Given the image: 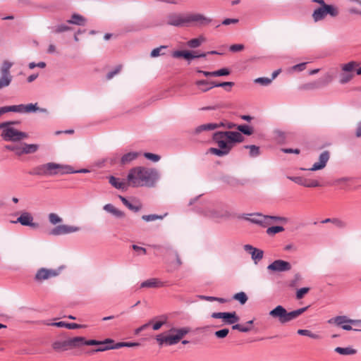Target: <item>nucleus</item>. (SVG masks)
Segmentation results:
<instances>
[{"mask_svg":"<svg viewBox=\"0 0 361 361\" xmlns=\"http://www.w3.org/2000/svg\"><path fill=\"white\" fill-rule=\"evenodd\" d=\"M159 178V172L153 168L136 166L132 168L127 176L128 184L133 188L154 187Z\"/></svg>","mask_w":361,"mask_h":361,"instance_id":"nucleus-1","label":"nucleus"},{"mask_svg":"<svg viewBox=\"0 0 361 361\" xmlns=\"http://www.w3.org/2000/svg\"><path fill=\"white\" fill-rule=\"evenodd\" d=\"M213 140L217 143L219 148L229 152L234 143L243 141V136L239 132L219 131L214 133Z\"/></svg>","mask_w":361,"mask_h":361,"instance_id":"nucleus-2","label":"nucleus"},{"mask_svg":"<svg viewBox=\"0 0 361 361\" xmlns=\"http://www.w3.org/2000/svg\"><path fill=\"white\" fill-rule=\"evenodd\" d=\"M35 174L43 176H51L73 173L74 170L70 165L49 162L37 166Z\"/></svg>","mask_w":361,"mask_h":361,"instance_id":"nucleus-3","label":"nucleus"},{"mask_svg":"<svg viewBox=\"0 0 361 361\" xmlns=\"http://www.w3.org/2000/svg\"><path fill=\"white\" fill-rule=\"evenodd\" d=\"M308 307L309 306H307L288 312L283 306L278 305L271 310L269 314L272 318L277 319L281 324H285L300 316Z\"/></svg>","mask_w":361,"mask_h":361,"instance_id":"nucleus-4","label":"nucleus"},{"mask_svg":"<svg viewBox=\"0 0 361 361\" xmlns=\"http://www.w3.org/2000/svg\"><path fill=\"white\" fill-rule=\"evenodd\" d=\"M18 121L4 122L0 123V129L2 130L1 136L6 141L17 142L28 137L26 133L19 131L12 125L18 124Z\"/></svg>","mask_w":361,"mask_h":361,"instance_id":"nucleus-5","label":"nucleus"},{"mask_svg":"<svg viewBox=\"0 0 361 361\" xmlns=\"http://www.w3.org/2000/svg\"><path fill=\"white\" fill-rule=\"evenodd\" d=\"M189 331L190 329L188 327L180 329L172 328L170 329V334L169 335L163 336L162 334H159L157 336L156 339L161 345L164 343L168 345H172L178 343Z\"/></svg>","mask_w":361,"mask_h":361,"instance_id":"nucleus-6","label":"nucleus"},{"mask_svg":"<svg viewBox=\"0 0 361 361\" xmlns=\"http://www.w3.org/2000/svg\"><path fill=\"white\" fill-rule=\"evenodd\" d=\"M360 66V63L351 61L341 65V73L339 74V82L342 85L351 81L355 77V70Z\"/></svg>","mask_w":361,"mask_h":361,"instance_id":"nucleus-7","label":"nucleus"},{"mask_svg":"<svg viewBox=\"0 0 361 361\" xmlns=\"http://www.w3.org/2000/svg\"><path fill=\"white\" fill-rule=\"evenodd\" d=\"M70 348H78L82 345H104L108 343H114V341L107 338L104 341H100L94 339L86 340L85 337L77 336L68 339Z\"/></svg>","mask_w":361,"mask_h":361,"instance_id":"nucleus-8","label":"nucleus"},{"mask_svg":"<svg viewBox=\"0 0 361 361\" xmlns=\"http://www.w3.org/2000/svg\"><path fill=\"white\" fill-rule=\"evenodd\" d=\"M13 63L8 61H4L0 68V90L8 87L12 81L13 77L10 69Z\"/></svg>","mask_w":361,"mask_h":361,"instance_id":"nucleus-9","label":"nucleus"},{"mask_svg":"<svg viewBox=\"0 0 361 361\" xmlns=\"http://www.w3.org/2000/svg\"><path fill=\"white\" fill-rule=\"evenodd\" d=\"M249 217H245V219L252 223L257 224L259 225H262L266 226L271 224V220L275 221H283L285 220L283 217L279 216H264L261 214H248Z\"/></svg>","mask_w":361,"mask_h":361,"instance_id":"nucleus-10","label":"nucleus"},{"mask_svg":"<svg viewBox=\"0 0 361 361\" xmlns=\"http://www.w3.org/2000/svg\"><path fill=\"white\" fill-rule=\"evenodd\" d=\"M328 322L329 324H335L344 330L350 331L353 329L350 324L355 325L356 324H360L361 323V320L349 319L345 316H338L330 319Z\"/></svg>","mask_w":361,"mask_h":361,"instance_id":"nucleus-11","label":"nucleus"},{"mask_svg":"<svg viewBox=\"0 0 361 361\" xmlns=\"http://www.w3.org/2000/svg\"><path fill=\"white\" fill-rule=\"evenodd\" d=\"M212 317L214 319H221L225 324H233L239 321V317L235 312H214Z\"/></svg>","mask_w":361,"mask_h":361,"instance_id":"nucleus-12","label":"nucleus"},{"mask_svg":"<svg viewBox=\"0 0 361 361\" xmlns=\"http://www.w3.org/2000/svg\"><path fill=\"white\" fill-rule=\"evenodd\" d=\"M80 230V228L78 226L63 224L54 227L49 233L52 235H61L78 232Z\"/></svg>","mask_w":361,"mask_h":361,"instance_id":"nucleus-13","label":"nucleus"},{"mask_svg":"<svg viewBox=\"0 0 361 361\" xmlns=\"http://www.w3.org/2000/svg\"><path fill=\"white\" fill-rule=\"evenodd\" d=\"M212 20L200 13L186 14V25L197 23L200 25L209 24Z\"/></svg>","mask_w":361,"mask_h":361,"instance_id":"nucleus-14","label":"nucleus"},{"mask_svg":"<svg viewBox=\"0 0 361 361\" xmlns=\"http://www.w3.org/2000/svg\"><path fill=\"white\" fill-rule=\"evenodd\" d=\"M291 269L289 262L281 259L275 260L267 267V269L272 271H286Z\"/></svg>","mask_w":361,"mask_h":361,"instance_id":"nucleus-15","label":"nucleus"},{"mask_svg":"<svg viewBox=\"0 0 361 361\" xmlns=\"http://www.w3.org/2000/svg\"><path fill=\"white\" fill-rule=\"evenodd\" d=\"M13 223H20L23 226H28L33 228H38L39 224L33 222V217L28 212H23L21 215Z\"/></svg>","mask_w":361,"mask_h":361,"instance_id":"nucleus-16","label":"nucleus"},{"mask_svg":"<svg viewBox=\"0 0 361 361\" xmlns=\"http://www.w3.org/2000/svg\"><path fill=\"white\" fill-rule=\"evenodd\" d=\"M167 23L173 26H185L186 25V14L173 13L168 16Z\"/></svg>","mask_w":361,"mask_h":361,"instance_id":"nucleus-17","label":"nucleus"},{"mask_svg":"<svg viewBox=\"0 0 361 361\" xmlns=\"http://www.w3.org/2000/svg\"><path fill=\"white\" fill-rule=\"evenodd\" d=\"M58 275L59 271L56 270L41 268L37 271L35 275V279L37 281H42L52 277H55Z\"/></svg>","mask_w":361,"mask_h":361,"instance_id":"nucleus-18","label":"nucleus"},{"mask_svg":"<svg viewBox=\"0 0 361 361\" xmlns=\"http://www.w3.org/2000/svg\"><path fill=\"white\" fill-rule=\"evenodd\" d=\"M330 154L329 151H324L319 157V161L315 162L312 167L310 169V171H317L323 169L329 160Z\"/></svg>","mask_w":361,"mask_h":361,"instance_id":"nucleus-19","label":"nucleus"},{"mask_svg":"<svg viewBox=\"0 0 361 361\" xmlns=\"http://www.w3.org/2000/svg\"><path fill=\"white\" fill-rule=\"evenodd\" d=\"M333 80V77L329 73H326L322 78H321L318 81L314 82L312 83H308L305 85L306 89H314L319 88L322 86H324L330 83Z\"/></svg>","mask_w":361,"mask_h":361,"instance_id":"nucleus-20","label":"nucleus"},{"mask_svg":"<svg viewBox=\"0 0 361 361\" xmlns=\"http://www.w3.org/2000/svg\"><path fill=\"white\" fill-rule=\"evenodd\" d=\"M244 249L251 255L252 259L254 260L255 264H257V262L263 257L264 253L262 250L254 247L250 245H245L244 246Z\"/></svg>","mask_w":361,"mask_h":361,"instance_id":"nucleus-21","label":"nucleus"},{"mask_svg":"<svg viewBox=\"0 0 361 361\" xmlns=\"http://www.w3.org/2000/svg\"><path fill=\"white\" fill-rule=\"evenodd\" d=\"M290 180H293V182L300 185H303L305 187L307 188H314L318 187L319 185V183L316 180H306L303 179L302 177H288Z\"/></svg>","mask_w":361,"mask_h":361,"instance_id":"nucleus-22","label":"nucleus"},{"mask_svg":"<svg viewBox=\"0 0 361 361\" xmlns=\"http://www.w3.org/2000/svg\"><path fill=\"white\" fill-rule=\"evenodd\" d=\"M172 56L173 58H180L183 57L185 59L190 60L195 58H200L206 56V54H200L198 55L193 54L189 51H175L172 53Z\"/></svg>","mask_w":361,"mask_h":361,"instance_id":"nucleus-23","label":"nucleus"},{"mask_svg":"<svg viewBox=\"0 0 361 361\" xmlns=\"http://www.w3.org/2000/svg\"><path fill=\"white\" fill-rule=\"evenodd\" d=\"M103 209L118 219H123L126 216V214L124 212L117 209L112 204H105L103 207Z\"/></svg>","mask_w":361,"mask_h":361,"instance_id":"nucleus-24","label":"nucleus"},{"mask_svg":"<svg viewBox=\"0 0 361 361\" xmlns=\"http://www.w3.org/2000/svg\"><path fill=\"white\" fill-rule=\"evenodd\" d=\"M109 182L113 187L119 190H126L127 188V186H129L128 184V181L125 182L121 180L119 178H116L113 176L109 177Z\"/></svg>","mask_w":361,"mask_h":361,"instance_id":"nucleus-25","label":"nucleus"},{"mask_svg":"<svg viewBox=\"0 0 361 361\" xmlns=\"http://www.w3.org/2000/svg\"><path fill=\"white\" fill-rule=\"evenodd\" d=\"M164 286V283L158 279H149L140 284L141 288H160Z\"/></svg>","mask_w":361,"mask_h":361,"instance_id":"nucleus-26","label":"nucleus"},{"mask_svg":"<svg viewBox=\"0 0 361 361\" xmlns=\"http://www.w3.org/2000/svg\"><path fill=\"white\" fill-rule=\"evenodd\" d=\"M214 81L209 82L204 80H197L195 82V85L198 87L199 90L202 92H207L208 90L214 87L215 85H214Z\"/></svg>","mask_w":361,"mask_h":361,"instance_id":"nucleus-27","label":"nucleus"},{"mask_svg":"<svg viewBox=\"0 0 361 361\" xmlns=\"http://www.w3.org/2000/svg\"><path fill=\"white\" fill-rule=\"evenodd\" d=\"M52 348L57 352L65 351L70 349L68 339L66 341H56L52 345Z\"/></svg>","mask_w":361,"mask_h":361,"instance_id":"nucleus-28","label":"nucleus"},{"mask_svg":"<svg viewBox=\"0 0 361 361\" xmlns=\"http://www.w3.org/2000/svg\"><path fill=\"white\" fill-rule=\"evenodd\" d=\"M140 155V153L137 152H130L125 154L121 159V164L122 165L128 164L133 160L136 159Z\"/></svg>","mask_w":361,"mask_h":361,"instance_id":"nucleus-29","label":"nucleus"},{"mask_svg":"<svg viewBox=\"0 0 361 361\" xmlns=\"http://www.w3.org/2000/svg\"><path fill=\"white\" fill-rule=\"evenodd\" d=\"M224 126V123H206L201 125L196 128L195 133H200L204 130H213L216 128H218L221 126Z\"/></svg>","mask_w":361,"mask_h":361,"instance_id":"nucleus-30","label":"nucleus"},{"mask_svg":"<svg viewBox=\"0 0 361 361\" xmlns=\"http://www.w3.org/2000/svg\"><path fill=\"white\" fill-rule=\"evenodd\" d=\"M326 16V12L325 6L324 5L322 7L318 8L317 9H316L314 11V13L312 14V18L314 21L317 22L319 20H322Z\"/></svg>","mask_w":361,"mask_h":361,"instance_id":"nucleus-31","label":"nucleus"},{"mask_svg":"<svg viewBox=\"0 0 361 361\" xmlns=\"http://www.w3.org/2000/svg\"><path fill=\"white\" fill-rule=\"evenodd\" d=\"M206 42V38L200 35L197 38L192 39L187 42V45L190 48H197L200 47L202 43Z\"/></svg>","mask_w":361,"mask_h":361,"instance_id":"nucleus-32","label":"nucleus"},{"mask_svg":"<svg viewBox=\"0 0 361 361\" xmlns=\"http://www.w3.org/2000/svg\"><path fill=\"white\" fill-rule=\"evenodd\" d=\"M85 18L79 14H73L72 16V19L68 20V23L70 24H75L78 25H82L85 23Z\"/></svg>","mask_w":361,"mask_h":361,"instance_id":"nucleus-33","label":"nucleus"},{"mask_svg":"<svg viewBox=\"0 0 361 361\" xmlns=\"http://www.w3.org/2000/svg\"><path fill=\"white\" fill-rule=\"evenodd\" d=\"M22 145L25 154L35 153L39 149V145L36 144L22 143Z\"/></svg>","mask_w":361,"mask_h":361,"instance_id":"nucleus-34","label":"nucleus"},{"mask_svg":"<svg viewBox=\"0 0 361 361\" xmlns=\"http://www.w3.org/2000/svg\"><path fill=\"white\" fill-rule=\"evenodd\" d=\"M337 353L343 355H354L356 353V350L348 347V348H341V347H337L334 350Z\"/></svg>","mask_w":361,"mask_h":361,"instance_id":"nucleus-35","label":"nucleus"},{"mask_svg":"<svg viewBox=\"0 0 361 361\" xmlns=\"http://www.w3.org/2000/svg\"><path fill=\"white\" fill-rule=\"evenodd\" d=\"M57 327H66L68 329H75L80 327V326L75 323H66L64 322H55L51 324Z\"/></svg>","mask_w":361,"mask_h":361,"instance_id":"nucleus-36","label":"nucleus"},{"mask_svg":"<svg viewBox=\"0 0 361 361\" xmlns=\"http://www.w3.org/2000/svg\"><path fill=\"white\" fill-rule=\"evenodd\" d=\"M207 152L214 154V155H216L218 157H224L229 153V152H226V150L222 149L219 147V148L211 147L208 149Z\"/></svg>","mask_w":361,"mask_h":361,"instance_id":"nucleus-37","label":"nucleus"},{"mask_svg":"<svg viewBox=\"0 0 361 361\" xmlns=\"http://www.w3.org/2000/svg\"><path fill=\"white\" fill-rule=\"evenodd\" d=\"M298 334L302 336H307L314 339H320L321 336L318 334H314L310 330L307 329H299Z\"/></svg>","mask_w":361,"mask_h":361,"instance_id":"nucleus-38","label":"nucleus"},{"mask_svg":"<svg viewBox=\"0 0 361 361\" xmlns=\"http://www.w3.org/2000/svg\"><path fill=\"white\" fill-rule=\"evenodd\" d=\"M237 129L245 135H250L253 133V129L247 125H240L237 126Z\"/></svg>","mask_w":361,"mask_h":361,"instance_id":"nucleus-39","label":"nucleus"},{"mask_svg":"<svg viewBox=\"0 0 361 361\" xmlns=\"http://www.w3.org/2000/svg\"><path fill=\"white\" fill-rule=\"evenodd\" d=\"M233 299L239 301L240 304L244 305L247 300V297L244 292H240L233 295Z\"/></svg>","mask_w":361,"mask_h":361,"instance_id":"nucleus-40","label":"nucleus"},{"mask_svg":"<svg viewBox=\"0 0 361 361\" xmlns=\"http://www.w3.org/2000/svg\"><path fill=\"white\" fill-rule=\"evenodd\" d=\"M324 6H325V8H326V15L329 14L331 16H333V17L338 16V10L336 7L331 6V5H327V4H325Z\"/></svg>","mask_w":361,"mask_h":361,"instance_id":"nucleus-41","label":"nucleus"},{"mask_svg":"<svg viewBox=\"0 0 361 361\" xmlns=\"http://www.w3.org/2000/svg\"><path fill=\"white\" fill-rule=\"evenodd\" d=\"M167 48L166 46H160L157 48L154 49L151 53L150 56L152 58L158 57L161 55H164V53L161 52L162 50L166 49Z\"/></svg>","mask_w":361,"mask_h":361,"instance_id":"nucleus-42","label":"nucleus"},{"mask_svg":"<svg viewBox=\"0 0 361 361\" xmlns=\"http://www.w3.org/2000/svg\"><path fill=\"white\" fill-rule=\"evenodd\" d=\"M48 218H49V222L53 225L59 224L63 221L62 219L58 214H56L55 213H50L49 214Z\"/></svg>","mask_w":361,"mask_h":361,"instance_id":"nucleus-43","label":"nucleus"},{"mask_svg":"<svg viewBox=\"0 0 361 361\" xmlns=\"http://www.w3.org/2000/svg\"><path fill=\"white\" fill-rule=\"evenodd\" d=\"M119 198L120 200H121V202H123V204L126 206L130 210H133V211H135V212H137L139 209H140V207H135L134 205H133L128 200H127L126 198H125L123 196H119Z\"/></svg>","mask_w":361,"mask_h":361,"instance_id":"nucleus-44","label":"nucleus"},{"mask_svg":"<svg viewBox=\"0 0 361 361\" xmlns=\"http://www.w3.org/2000/svg\"><path fill=\"white\" fill-rule=\"evenodd\" d=\"M245 148L250 149V156L252 157H257L259 154V148L255 145H246Z\"/></svg>","mask_w":361,"mask_h":361,"instance_id":"nucleus-45","label":"nucleus"},{"mask_svg":"<svg viewBox=\"0 0 361 361\" xmlns=\"http://www.w3.org/2000/svg\"><path fill=\"white\" fill-rule=\"evenodd\" d=\"M214 85H215V87H224L226 91L230 92L231 90V87L234 85V82H214Z\"/></svg>","mask_w":361,"mask_h":361,"instance_id":"nucleus-46","label":"nucleus"},{"mask_svg":"<svg viewBox=\"0 0 361 361\" xmlns=\"http://www.w3.org/2000/svg\"><path fill=\"white\" fill-rule=\"evenodd\" d=\"M272 81V79L269 78H256L254 82L263 86L269 85Z\"/></svg>","mask_w":361,"mask_h":361,"instance_id":"nucleus-47","label":"nucleus"},{"mask_svg":"<svg viewBox=\"0 0 361 361\" xmlns=\"http://www.w3.org/2000/svg\"><path fill=\"white\" fill-rule=\"evenodd\" d=\"M283 231H284V228L283 227L277 226L269 227L267 230V233L269 235H274V234H276L277 233L282 232Z\"/></svg>","mask_w":361,"mask_h":361,"instance_id":"nucleus-48","label":"nucleus"},{"mask_svg":"<svg viewBox=\"0 0 361 361\" xmlns=\"http://www.w3.org/2000/svg\"><path fill=\"white\" fill-rule=\"evenodd\" d=\"M163 216L157 214L143 215L142 219L145 221H152L157 219H162Z\"/></svg>","mask_w":361,"mask_h":361,"instance_id":"nucleus-49","label":"nucleus"},{"mask_svg":"<svg viewBox=\"0 0 361 361\" xmlns=\"http://www.w3.org/2000/svg\"><path fill=\"white\" fill-rule=\"evenodd\" d=\"M111 343H108L104 345H99V347L97 349H94L92 350V353H97V352H103L107 350L114 349L113 345H108V344H111Z\"/></svg>","mask_w":361,"mask_h":361,"instance_id":"nucleus-50","label":"nucleus"},{"mask_svg":"<svg viewBox=\"0 0 361 361\" xmlns=\"http://www.w3.org/2000/svg\"><path fill=\"white\" fill-rule=\"evenodd\" d=\"M229 333L228 329H223L219 331H216L214 333V335L218 338H224L228 336Z\"/></svg>","mask_w":361,"mask_h":361,"instance_id":"nucleus-51","label":"nucleus"},{"mask_svg":"<svg viewBox=\"0 0 361 361\" xmlns=\"http://www.w3.org/2000/svg\"><path fill=\"white\" fill-rule=\"evenodd\" d=\"M8 111L17 112V105L3 106L0 108V116Z\"/></svg>","mask_w":361,"mask_h":361,"instance_id":"nucleus-52","label":"nucleus"},{"mask_svg":"<svg viewBox=\"0 0 361 361\" xmlns=\"http://www.w3.org/2000/svg\"><path fill=\"white\" fill-rule=\"evenodd\" d=\"M161 320L157 322L155 324H154L153 325V329L157 331V330H159L164 324H165L166 323V321H167V318L164 316H162L161 317Z\"/></svg>","mask_w":361,"mask_h":361,"instance_id":"nucleus-53","label":"nucleus"},{"mask_svg":"<svg viewBox=\"0 0 361 361\" xmlns=\"http://www.w3.org/2000/svg\"><path fill=\"white\" fill-rule=\"evenodd\" d=\"M310 290L309 288H302L297 290L296 292V298L300 300L302 299L305 294H307Z\"/></svg>","mask_w":361,"mask_h":361,"instance_id":"nucleus-54","label":"nucleus"},{"mask_svg":"<svg viewBox=\"0 0 361 361\" xmlns=\"http://www.w3.org/2000/svg\"><path fill=\"white\" fill-rule=\"evenodd\" d=\"M144 156L145 158H147L149 160H152V161H154V162H157V161H159V159H160V157L159 155L152 154V153H149V152L145 153Z\"/></svg>","mask_w":361,"mask_h":361,"instance_id":"nucleus-55","label":"nucleus"},{"mask_svg":"<svg viewBox=\"0 0 361 361\" xmlns=\"http://www.w3.org/2000/svg\"><path fill=\"white\" fill-rule=\"evenodd\" d=\"M351 180V178L343 177L336 180V183L341 185H348V183Z\"/></svg>","mask_w":361,"mask_h":361,"instance_id":"nucleus-56","label":"nucleus"},{"mask_svg":"<svg viewBox=\"0 0 361 361\" xmlns=\"http://www.w3.org/2000/svg\"><path fill=\"white\" fill-rule=\"evenodd\" d=\"M36 104H28L25 105V113H30L32 111H35L39 110V109L36 106Z\"/></svg>","mask_w":361,"mask_h":361,"instance_id":"nucleus-57","label":"nucleus"},{"mask_svg":"<svg viewBox=\"0 0 361 361\" xmlns=\"http://www.w3.org/2000/svg\"><path fill=\"white\" fill-rule=\"evenodd\" d=\"M332 223L338 228H344L346 226L345 222L339 219H332Z\"/></svg>","mask_w":361,"mask_h":361,"instance_id":"nucleus-58","label":"nucleus"},{"mask_svg":"<svg viewBox=\"0 0 361 361\" xmlns=\"http://www.w3.org/2000/svg\"><path fill=\"white\" fill-rule=\"evenodd\" d=\"M215 77L228 75L230 74V71L227 68H222L214 71Z\"/></svg>","mask_w":361,"mask_h":361,"instance_id":"nucleus-59","label":"nucleus"},{"mask_svg":"<svg viewBox=\"0 0 361 361\" xmlns=\"http://www.w3.org/2000/svg\"><path fill=\"white\" fill-rule=\"evenodd\" d=\"M14 152L18 156H21L25 154L23 150V146L22 144L20 145H15Z\"/></svg>","mask_w":361,"mask_h":361,"instance_id":"nucleus-60","label":"nucleus"},{"mask_svg":"<svg viewBox=\"0 0 361 361\" xmlns=\"http://www.w3.org/2000/svg\"><path fill=\"white\" fill-rule=\"evenodd\" d=\"M244 49V46L240 44H235L230 47V51H240Z\"/></svg>","mask_w":361,"mask_h":361,"instance_id":"nucleus-61","label":"nucleus"},{"mask_svg":"<svg viewBox=\"0 0 361 361\" xmlns=\"http://www.w3.org/2000/svg\"><path fill=\"white\" fill-rule=\"evenodd\" d=\"M121 66H118L115 71H111V72H109L107 75H106V78L108 80H111L115 75H116L118 73H119V71H121Z\"/></svg>","mask_w":361,"mask_h":361,"instance_id":"nucleus-62","label":"nucleus"},{"mask_svg":"<svg viewBox=\"0 0 361 361\" xmlns=\"http://www.w3.org/2000/svg\"><path fill=\"white\" fill-rule=\"evenodd\" d=\"M70 29V27L65 25H60L56 27L55 32H62L64 31H67Z\"/></svg>","mask_w":361,"mask_h":361,"instance_id":"nucleus-63","label":"nucleus"},{"mask_svg":"<svg viewBox=\"0 0 361 361\" xmlns=\"http://www.w3.org/2000/svg\"><path fill=\"white\" fill-rule=\"evenodd\" d=\"M238 22V20L235 19V18H226V19L224 20V21L222 22V24L224 25H228L231 23H237Z\"/></svg>","mask_w":361,"mask_h":361,"instance_id":"nucleus-64","label":"nucleus"}]
</instances>
